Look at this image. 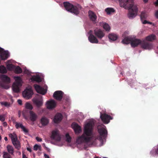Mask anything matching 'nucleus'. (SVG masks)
<instances>
[{
    "mask_svg": "<svg viewBox=\"0 0 158 158\" xmlns=\"http://www.w3.org/2000/svg\"><path fill=\"white\" fill-rule=\"evenodd\" d=\"M95 123V120L93 119H87L85 122L83 126V132L79 136L76 140L77 143L84 146H90L97 144V140H98L102 145L105 141L107 132L106 127L102 124L98 126V131L100 136L93 140V128Z\"/></svg>",
    "mask_w": 158,
    "mask_h": 158,
    "instance_id": "obj_1",
    "label": "nucleus"
},
{
    "mask_svg": "<svg viewBox=\"0 0 158 158\" xmlns=\"http://www.w3.org/2000/svg\"><path fill=\"white\" fill-rule=\"evenodd\" d=\"M126 2V6L123 7L125 9H129L128 17L130 19H133L137 15L138 7L137 5L134 2V0H130L129 1Z\"/></svg>",
    "mask_w": 158,
    "mask_h": 158,
    "instance_id": "obj_2",
    "label": "nucleus"
},
{
    "mask_svg": "<svg viewBox=\"0 0 158 158\" xmlns=\"http://www.w3.org/2000/svg\"><path fill=\"white\" fill-rule=\"evenodd\" d=\"M23 70L24 73L27 74L28 76H29L30 79L31 81H35L37 82H40L41 81L42 78L43 77V75L41 73H37L32 75V74L33 73L27 69L25 67L23 68Z\"/></svg>",
    "mask_w": 158,
    "mask_h": 158,
    "instance_id": "obj_3",
    "label": "nucleus"
},
{
    "mask_svg": "<svg viewBox=\"0 0 158 158\" xmlns=\"http://www.w3.org/2000/svg\"><path fill=\"white\" fill-rule=\"evenodd\" d=\"M64 5L66 10L76 15L79 13V11L81 9L80 5H77V6H74L68 2H64Z\"/></svg>",
    "mask_w": 158,
    "mask_h": 158,
    "instance_id": "obj_4",
    "label": "nucleus"
},
{
    "mask_svg": "<svg viewBox=\"0 0 158 158\" xmlns=\"http://www.w3.org/2000/svg\"><path fill=\"white\" fill-rule=\"evenodd\" d=\"M51 138L56 142V145L60 146H62L63 145L62 142L58 143L61 141V137L59 131L57 129H54L52 131Z\"/></svg>",
    "mask_w": 158,
    "mask_h": 158,
    "instance_id": "obj_5",
    "label": "nucleus"
},
{
    "mask_svg": "<svg viewBox=\"0 0 158 158\" xmlns=\"http://www.w3.org/2000/svg\"><path fill=\"white\" fill-rule=\"evenodd\" d=\"M0 87L5 89L10 88L9 84L10 82V78L4 74H0Z\"/></svg>",
    "mask_w": 158,
    "mask_h": 158,
    "instance_id": "obj_6",
    "label": "nucleus"
},
{
    "mask_svg": "<svg viewBox=\"0 0 158 158\" xmlns=\"http://www.w3.org/2000/svg\"><path fill=\"white\" fill-rule=\"evenodd\" d=\"M14 79L15 81L12 85V90L15 92L18 93L19 92L20 88L22 85V80L21 77L19 76H14Z\"/></svg>",
    "mask_w": 158,
    "mask_h": 158,
    "instance_id": "obj_7",
    "label": "nucleus"
},
{
    "mask_svg": "<svg viewBox=\"0 0 158 158\" xmlns=\"http://www.w3.org/2000/svg\"><path fill=\"white\" fill-rule=\"evenodd\" d=\"M10 137L11 138L12 143L15 148L18 150H19L21 148V146L19 141L18 140L16 134L14 133L10 134L9 135Z\"/></svg>",
    "mask_w": 158,
    "mask_h": 158,
    "instance_id": "obj_8",
    "label": "nucleus"
},
{
    "mask_svg": "<svg viewBox=\"0 0 158 158\" xmlns=\"http://www.w3.org/2000/svg\"><path fill=\"white\" fill-rule=\"evenodd\" d=\"M33 94L32 88L31 86L27 87L23 92V97L26 99H28L30 98Z\"/></svg>",
    "mask_w": 158,
    "mask_h": 158,
    "instance_id": "obj_9",
    "label": "nucleus"
},
{
    "mask_svg": "<svg viewBox=\"0 0 158 158\" xmlns=\"http://www.w3.org/2000/svg\"><path fill=\"white\" fill-rule=\"evenodd\" d=\"M148 17V14L146 11H142L140 15V18L142 23L143 24H149L154 26L155 24L154 23L146 20Z\"/></svg>",
    "mask_w": 158,
    "mask_h": 158,
    "instance_id": "obj_10",
    "label": "nucleus"
},
{
    "mask_svg": "<svg viewBox=\"0 0 158 158\" xmlns=\"http://www.w3.org/2000/svg\"><path fill=\"white\" fill-rule=\"evenodd\" d=\"M34 86L35 90L38 93L44 95L47 92V86L46 85L43 87L38 85L35 84Z\"/></svg>",
    "mask_w": 158,
    "mask_h": 158,
    "instance_id": "obj_11",
    "label": "nucleus"
},
{
    "mask_svg": "<svg viewBox=\"0 0 158 158\" xmlns=\"http://www.w3.org/2000/svg\"><path fill=\"white\" fill-rule=\"evenodd\" d=\"M100 118L102 121L105 124H108L110 120L113 119V117L105 113L102 114L100 112Z\"/></svg>",
    "mask_w": 158,
    "mask_h": 158,
    "instance_id": "obj_12",
    "label": "nucleus"
},
{
    "mask_svg": "<svg viewBox=\"0 0 158 158\" xmlns=\"http://www.w3.org/2000/svg\"><path fill=\"white\" fill-rule=\"evenodd\" d=\"M45 105L48 109L52 110L56 107V103L54 100L50 99L46 102Z\"/></svg>",
    "mask_w": 158,
    "mask_h": 158,
    "instance_id": "obj_13",
    "label": "nucleus"
},
{
    "mask_svg": "<svg viewBox=\"0 0 158 158\" xmlns=\"http://www.w3.org/2000/svg\"><path fill=\"white\" fill-rule=\"evenodd\" d=\"M32 101L38 107H40L42 106L43 104V99L42 97L40 96L38 97H35L33 98Z\"/></svg>",
    "mask_w": 158,
    "mask_h": 158,
    "instance_id": "obj_14",
    "label": "nucleus"
},
{
    "mask_svg": "<svg viewBox=\"0 0 158 158\" xmlns=\"http://www.w3.org/2000/svg\"><path fill=\"white\" fill-rule=\"evenodd\" d=\"M88 34L89 35L88 36V40L90 43L94 44L98 43V40L96 37L92 34V31H90L89 32Z\"/></svg>",
    "mask_w": 158,
    "mask_h": 158,
    "instance_id": "obj_15",
    "label": "nucleus"
},
{
    "mask_svg": "<svg viewBox=\"0 0 158 158\" xmlns=\"http://www.w3.org/2000/svg\"><path fill=\"white\" fill-rule=\"evenodd\" d=\"M94 34L98 39H101L105 36L104 32L99 28H96L94 30Z\"/></svg>",
    "mask_w": 158,
    "mask_h": 158,
    "instance_id": "obj_16",
    "label": "nucleus"
},
{
    "mask_svg": "<svg viewBox=\"0 0 158 158\" xmlns=\"http://www.w3.org/2000/svg\"><path fill=\"white\" fill-rule=\"evenodd\" d=\"M142 48L146 50H150L153 48V45L152 44L146 42L145 40H142L141 44Z\"/></svg>",
    "mask_w": 158,
    "mask_h": 158,
    "instance_id": "obj_17",
    "label": "nucleus"
},
{
    "mask_svg": "<svg viewBox=\"0 0 158 158\" xmlns=\"http://www.w3.org/2000/svg\"><path fill=\"white\" fill-rule=\"evenodd\" d=\"M142 40L136 39L135 37H132L131 40V46L132 47H136L139 44H141Z\"/></svg>",
    "mask_w": 158,
    "mask_h": 158,
    "instance_id": "obj_18",
    "label": "nucleus"
},
{
    "mask_svg": "<svg viewBox=\"0 0 158 158\" xmlns=\"http://www.w3.org/2000/svg\"><path fill=\"white\" fill-rule=\"evenodd\" d=\"M71 127L76 134H78L81 131V127L76 123H73L71 125Z\"/></svg>",
    "mask_w": 158,
    "mask_h": 158,
    "instance_id": "obj_19",
    "label": "nucleus"
},
{
    "mask_svg": "<svg viewBox=\"0 0 158 158\" xmlns=\"http://www.w3.org/2000/svg\"><path fill=\"white\" fill-rule=\"evenodd\" d=\"M63 94L61 91H57L54 93L53 96L57 100H60L62 98Z\"/></svg>",
    "mask_w": 158,
    "mask_h": 158,
    "instance_id": "obj_20",
    "label": "nucleus"
},
{
    "mask_svg": "<svg viewBox=\"0 0 158 158\" xmlns=\"http://www.w3.org/2000/svg\"><path fill=\"white\" fill-rule=\"evenodd\" d=\"M0 57L2 60H4L7 59L10 56V53L8 51L4 50L0 52Z\"/></svg>",
    "mask_w": 158,
    "mask_h": 158,
    "instance_id": "obj_21",
    "label": "nucleus"
},
{
    "mask_svg": "<svg viewBox=\"0 0 158 158\" xmlns=\"http://www.w3.org/2000/svg\"><path fill=\"white\" fill-rule=\"evenodd\" d=\"M29 117L30 120L32 122H34L37 119L38 115L33 111L30 110L29 112Z\"/></svg>",
    "mask_w": 158,
    "mask_h": 158,
    "instance_id": "obj_22",
    "label": "nucleus"
},
{
    "mask_svg": "<svg viewBox=\"0 0 158 158\" xmlns=\"http://www.w3.org/2000/svg\"><path fill=\"white\" fill-rule=\"evenodd\" d=\"M14 62V61L12 60H8L6 62V66L7 69L9 71H13L15 68V66L12 63Z\"/></svg>",
    "mask_w": 158,
    "mask_h": 158,
    "instance_id": "obj_23",
    "label": "nucleus"
},
{
    "mask_svg": "<svg viewBox=\"0 0 158 158\" xmlns=\"http://www.w3.org/2000/svg\"><path fill=\"white\" fill-rule=\"evenodd\" d=\"M89 16L90 19L94 23L96 22L97 16L93 11L89 10L88 12Z\"/></svg>",
    "mask_w": 158,
    "mask_h": 158,
    "instance_id": "obj_24",
    "label": "nucleus"
},
{
    "mask_svg": "<svg viewBox=\"0 0 158 158\" xmlns=\"http://www.w3.org/2000/svg\"><path fill=\"white\" fill-rule=\"evenodd\" d=\"M62 119V114L60 113H57L55 115L53 119V121L55 123H58L61 121Z\"/></svg>",
    "mask_w": 158,
    "mask_h": 158,
    "instance_id": "obj_25",
    "label": "nucleus"
},
{
    "mask_svg": "<svg viewBox=\"0 0 158 158\" xmlns=\"http://www.w3.org/2000/svg\"><path fill=\"white\" fill-rule=\"evenodd\" d=\"M151 155L153 156H156L158 155V144L157 146L154 147L150 152Z\"/></svg>",
    "mask_w": 158,
    "mask_h": 158,
    "instance_id": "obj_26",
    "label": "nucleus"
},
{
    "mask_svg": "<svg viewBox=\"0 0 158 158\" xmlns=\"http://www.w3.org/2000/svg\"><path fill=\"white\" fill-rule=\"evenodd\" d=\"M99 25L100 26L102 27L103 29L106 31H110V28L108 24L103 22L99 23Z\"/></svg>",
    "mask_w": 158,
    "mask_h": 158,
    "instance_id": "obj_27",
    "label": "nucleus"
},
{
    "mask_svg": "<svg viewBox=\"0 0 158 158\" xmlns=\"http://www.w3.org/2000/svg\"><path fill=\"white\" fill-rule=\"evenodd\" d=\"M15 123V127L16 128L18 129L21 128L24 133H28V131L27 129L25 128L21 123L16 122Z\"/></svg>",
    "mask_w": 158,
    "mask_h": 158,
    "instance_id": "obj_28",
    "label": "nucleus"
},
{
    "mask_svg": "<svg viewBox=\"0 0 158 158\" xmlns=\"http://www.w3.org/2000/svg\"><path fill=\"white\" fill-rule=\"evenodd\" d=\"M105 11L107 15H111L113 14L115 12V10L113 8L107 7L105 10Z\"/></svg>",
    "mask_w": 158,
    "mask_h": 158,
    "instance_id": "obj_29",
    "label": "nucleus"
},
{
    "mask_svg": "<svg viewBox=\"0 0 158 158\" xmlns=\"http://www.w3.org/2000/svg\"><path fill=\"white\" fill-rule=\"evenodd\" d=\"M108 38L110 42H112L116 40L117 39L118 36L116 34L110 33L109 35Z\"/></svg>",
    "mask_w": 158,
    "mask_h": 158,
    "instance_id": "obj_30",
    "label": "nucleus"
},
{
    "mask_svg": "<svg viewBox=\"0 0 158 158\" xmlns=\"http://www.w3.org/2000/svg\"><path fill=\"white\" fill-rule=\"evenodd\" d=\"M132 36H129L125 38L122 40V42L123 44H127L131 43V44Z\"/></svg>",
    "mask_w": 158,
    "mask_h": 158,
    "instance_id": "obj_31",
    "label": "nucleus"
},
{
    "mask_svg": "<svg viewBox=\"0 0 158 158\" xmlns=\"http://www.w3.org/2000/svg\"><path fill=\"white\" fill-rule=\"evenodd\" d=\"M48 119L45 116L42 117L40 119V123L43 126L47 125L49 123Z\"/></svg>",
    "mask_w": 158,
    "mask_h": 158,
    "instance_id": "obj_32",
    "label": "nucleus"
},
{
    "mask_svg": "<svg viewBox=\"0 0 158 158\" xmlns=\"http://www.w3.org/2000/svg\"><path fill=\"white\" fill-rule=\"evenodd\" d=\"M6 148L8 152H7L11 155H13L14 153V149L12 146L8 145Z\"/></svg>",
    "mask_w": 158,
    "mask_h": 158,
    "instance_id": "obj_33",
    "label": "nucleus"
},
{
    "mask_svg": "<svg viewBox=\"0 0 158 158\" xmlns=\"http://www.w3.org/2000/svg\"><path fill=\"white\" fill-rule=\"evenodd\" d=\"M156 38L155 35L153 34L147 36L144 40H145L151 41L154 40Z\"/></svg>",
    "mask_w": 158,
    "mask_h": 158,
    "instance_id": "obj_34",
    "label": "nucleus"
},
{
    "mask_svg": "<svg viewBox=\"0 0 158 158\" xmlns=\"http://www.w3.org/2000/svg\"><path fill=\"white\" fill-rule=\"evenodd\" d=\"M7 72V69L5 66L3 65L0 66V73H6Z\"/></svg>",
    "mask_w": 158,
    "mask_h": 158,
    "instance_id": "obj_35",
    "label": "nucleus"
},
{
    "mask_svg": "<svg viewBox=\"0 0 158 158\" xmlns=\"http://www.w3.org/2000/svg\"><path fill=\"white\" fill-rule=\"evenodd\" d=\"M13 71L16 73H20L22 72V69L18 66H15Z\"/></svg>",
    "mask_w": 158,
    "mask_h": 158,
    "instance_id": "obj_36",
    "label": "nucleus"
},
{
    "mask_svg": "<svg viewBox=\"0 0 158 158\" xmlns=\"http://www.w3.org/2000/svg\"><path fill=\"white\" fill-rule=\"evenodd\" d=\"M0 104L2 106H4L6 107H10L11 105V103H10V102H0Z\"/></svg>",
    "mask_w": 158,
    "mask_h": 158,
    "instance_id": "obj_37",
    "label": "nucleus"
},
{
    "mask_svg": "<svg viewBox=\"0 0 158 158\" xmlns=\"http://www.w3.org/2000/svg\"><path fill=\"white\" fill-rule=\"evenodd\" d=\"M10 155L7 152H3V158H12Z\"/></svg>",
    "mask_w": 158,
    "mask_h": 158,
    "instance_id": "obj_38",
    "label": "nucleus"
},
{
    "mask_svg": "<svg viewBox=\"0 0 158 158\" xmlns=\"http://www.w3.org/2000/svg\"><path fill=\"white\" fill-rule=\"evenodd\" d=\"M33 149L35 151H37V150L41 151V146L40 145L35 144L34 146Z\"/></svg>",
    "mask_w": 158,
    "mask_h": 158,
    "instance_id": "obj_39",
    "label": "nucleus"
},
{
    "mask_svg": "<svg viewBox=\"0 0 158 158\" xmlns=\"http://www.w3.org/2000/svg\"><path fill=\"white\" fill-rule=\"evenodd\" d=\"M25 107L26 109L30 110H32L33 108V106L29 102H27L25 104Z\"/></svg>",
    "mask_w": 158,
    "mask_h": 158,
    "instance_id": "obj_40",
    "label": "nucleus"
},
{
    "mask_svg": "<svg viewBox=\"0 0 158 158\" xmlns=\"http://www.w3.org/2000/svg\"><path fill=\"white\" fill-rule=\"evenodd\" d=\"M65 137L66 139V141L68 142H70L71 141V138L69 135V134H67L65 135Z\"/></svg>",
    "mask_w": 158,
    "mask_h": 158,
    "instance_id": "obj_41",
    "label": "nucleus"
},
{
    "mask_svg": "<svg viewBox=\"0 0 158 158\" xmlns=\"http://www.w3.org/2000/svg\"><path fill=\"white\" fill-rule=\"evenodd\" d=\"M0 120L2 122L5 120V115L2 114L0 115Z\"/></svg>",
    "mask_w": 158,
    "mask_h": 158,
    "instance_id": "obj_42",
    "label": "nucleus"
},
{
    "mask_svg": "<svg viewBox=\"0 0 158 158\" xmlns=\"http://www.w3.org/2000/svg\"><path fill=\"white\" fill-rule=\"evenodd\" d=\"M36 139L38 142H41L42 141V139L38 137L36 138Z\"/></svg>",
    "mask_w": 158,
    "mask_h": 158,
    "instance_id": "obj_43",
    "label": "nucleus"
},
{
    "mask_svg": "<svg viewBox=\"0 0 158 158\" xmlns=\"http://www.w3.org/2000/svg\"><path fill=\"white\" fill-rule=\"evenodd\" d=\"M17 102L20 105H21L22 104V101L21 100L19 99L18 100Z\"/></svg>",
    "mask_w": 158,
    "mask_h": 158,
    "instance_id": "obj_44",
    "label": "nucleus"
},
{
    "mask_svg": "<svg viewBox=\"0 0 158 158\" xmlns=\"http://www.w3.org/2000/svg\"><path fill=\"white\" fill-rule=\"evenodd\" d=\"M155 16L156 18L158 19V10L155 13Z\"/></svg>",
    "mask_w": 158,
    "mask_h": 158,
    "instance_id": "obj_45",
    "label": "nucleus"
},
{
    "mask_svg": "<svg viewBox=\"0 0 158 158\" xmlns=\"http://www.w3.org/2000/svg\"><path fill=\"white\" fill-rule=\"evenodd\" d=\"M44 156L45 158H50L48 155L45 153L44 154Z\"/></svg>",
    "mask_w": 158,
    "mask_h": 158,
    "instance_id": "obj_46",
    "label": "nucleus"
},
{
    "mask_svg": "<svg viewBox=\"0 0 158 158\" xmlns=\"http://www.w3.org/2000/svg\"><path fill=\"white\" fill-rule=\"evenodd\" d=\"M10 101H11V102H10V103H11V105H12V103H13V102H14L13 100V99L12 97H11Z\"/></svg>",
    "mask_w": 158,
    "mask_h": 158,
    "instance_id": "obj_47",
    "label": "nucleus"
},
{
    "mask_svg": "<svg viewBox=\"0 0 158 158\" xmlns=\"http://www.w3.org/2000/svg\"><path fill=\"white\" fill-rule=\"evenodd\" d=\"M3 125L4 126H5V127H6L7 126V123L6 122H4L3 123Z\"/></svg>",
    "mask_w": 158,
    "mask_h": 158,
    "instance_id": "obj_48",
    "label": "nucleus"
},
{
    "mask_svg": "<svg viewBox=\"0 0 158 158\" xmlns=\"http://www.w3.org/2000/svg\"><path fill=\"white\" fill-rule=\"evenodd\" d=\"M27 151H29V152H31V149L30 148H27Z\"/></svg>",
    "mask_w": 158,
    "mask_h": 158,
    "instance_id": "obj_49",
    "label": "nucleus"
},
{
    "mask_svg": "<svg viewBox=\"0 0 158 158\" xmlns=\"http://www.w3.org/2000/svg\"><path fill=\"white\" fill-rule=\"evenodd\" d=\"M23 158H27V156L23 153Z\"/></svg>",
    "mask_w": 158,
    "mask_h": 158,
    "instance_id": "obj_50",
    "label": "nucleus"
},
{
    "mask_svg": "<svg viewBox=\"0 0 158 158\" xmlns=\"http://www.w3.org/2000/svg\"><path fill=\"white\" fill-rule=\"evenodd\" d=\"M155 4L156 6H158V0H157L155 2Z\"/></svg>",
    "mask_w": 158,
    "mask_h": 158,
    "instance_id": "obj_51",
    "label": "nucleus"
},
{
    "mask_svg": "<svg viewBox=\"0 0 158 158\" xmlns=\"http://www.w3.org/2000/svg\"><path fill=\"white\" fill-rule=\"evenodd\" d=\"M46 148V149H47V150L48 151H49V152H50V148H47H47Z\"/></svg>",
    "mask_w": 158,
    "mask_h": 158,
    "instance_id": "obj_52",
    "label": "nucleus"
},
{
    "mask_svg": "<svg viewBox=\"0 0 158 158\" xmlns=\"http://www.w3.org/2000/svg\"><path fill=\"white\" fill-rule=\"evenodd\" d=\"M4 140L6 141H7L8 140V139H7V137H5V138H4Z\"/></svg>",
    "mask_w": 158,
    "mask_h": 158,
    "instance_id": "obj_53",
    "label": "nucleus"
},
{
    "mask_svg": "<svg viewBox=\"0 0 158 158\" xmlns=\"http://www.w3.org/2000/svg\"><path fill=\"white\" fill-rule=\"evenodd\" d=\"M42 145H43V146H44V147H45V148H46V146H45V144L44 143H43L42 144Z\"/></svg>",
    "mask_w": 158,
    "mask_h": 158,
    "instance_id": "obj_54",
    "label": "nucleus"
},
{
    "mask_svg": "<svg viewBox=\"0 0 158 158\" xmlns=\"http://www.w3.org/2000/svg\"><path fill=\"white\" fill-rule=\"evenodd\" d=\"M143 0V2L145 3L147 2L148 1V0Z\"/></svg>",
    "mask_w": 158,
    "mask_h": 158,
    "instance_id": "obj_55",
    "label": "nucleus"
},
{
    "mask_svg": "<svg viewBox=\"0 0 158 158\" xmlns=\"http://www.w3.org/2000/svg\"><path fill=\"white\" fill-rule=\"evenodd\" d=\"M1 139H2L1 137V135H0V140H1Z\"/></svg>",
    "mask_w": 158,
    "mask_h": 158,
    "instance_id": "obj_56",
    "label": "nucleus"
},
{
    "mask_svg": "<svg viewBox=\"0 0 158 158\" xmlns=\"http://www.w3.org/2000/svg\"><path fill=\"white\" fill-rule=\"evenodd\" d=\"M25 118L26 119H27V118L26 117H25Z\"/></svg>",
    "mask_w": 158,
    "mask_h": 158,
    "instance_id": "obj_57",
    "label": "nucleus"
},
{
    "mask_svg": "<svg viewBox=\"0 0 158 158\" xmlns=\"http://www.w3.org/2000/svg\"><path fill=\"white\" fill-rule=\"evenodd\" d=\"M19 154L20 155L21 154V152H19Z\"/></svg>",
    "mask_w": 158,
    "mask_h": 158,
    "instance_id": "obj_58",
    "label": "nucleus"
},
{
    "mask_svg": "<svg viewBox=\"0 0 158 158\" xmlns=\"http://www.w3.org/2000/svg\"><path fill=\"white\" fill-rule=\"evenodd\" d=\"M103 158H108L106 157H103Z\"/></svg>",
    "mask_w": 158,
    "mask_h": 158,
    "instance_id": "obj_59",
    "label": "nucleus"
},
{
    "mask_svg": "<svg viewBox=\"0 0 158 158\" xmlns=\"http://www.w3.org/2000/svg\"><path fill=\"white\" fill-rule=\"evenodd\" d=\"M95 158H98V157H95Z\"/></svg>",
    "mask_w": 158,
    "mask_h": 158,
    "instance_id": "obj_60",
    "label": "nucleus"
},
{
    "mask_svg": "<svg viewBox=\"0 0 158 158\" xmlns=\"http://www.w3.org/2000/svg\"><path fill=\"white\" fill-rule=\"evenodd\" d=\"M156 52V53H158V52Z\"/></svg>",
    "mask_w": 158,
    "mask_h": 158,
    "instance_id": "obj_61",
    "label": "nucleus"
},
{
    "mask_svg": "<svg viewBox=\"0 0 158 158\" xmlns=\"http://www.w3.org/2000/svg\"><path fill=\"white\" fill-rule=\"evenodd\" d=\"M19 117H20V115L19 114Z\"/></svg>",
    "mask_w": 158,
    "mask_h": 158,
    "instance_id": "obj_62",
    "label": "nucleus"
},
{
    "mask_svg": "<svg viewBox=\"0 0 158 158\" xmlns=\"http://www.w3.org/2000/svg\"><path fill=\"white\" fill-rule=\"evenodd\" d=\"M157 48L158 49V47H157Z\"/></svg>",
    "mask_w": 158,
    "mask_h": 158,
    "instance_id": "obj_63",
    "label": "nucleus"
}]
</instances>
